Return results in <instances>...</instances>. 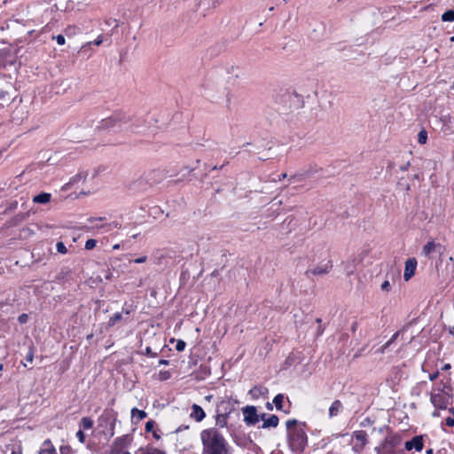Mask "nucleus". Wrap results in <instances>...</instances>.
Here are the masks:
<instances>
[{
  "mask_svg": "<svg viewBox=\"0 0 454 454\" xmlns=\"http://www.w3.org/2000/svg\"><path fill=\"white\" fill-rule=\"evenodd\" d=\"M202 454H231V447L217 427H209L200 432Z\"/></svg>",
  "mask_w": 454,
  "mask_h": 454,
  "instance_id": "1",
  "label": "nucleus"
},
{
  "mask_svg": "<svg viewBox=\"0 0 454 454\" xmlns=\"http://www.w3.org/2000/svg\"><path fill=\"white\" fill-rule=\"evenodd\" d=\"M286 439L293 452H302L308 445V436L305 432L306 423L295 419L286 422Z\"/></svg>",
  "mask_w": 454,
  "mask_h": 454,
  "instance_id": "2",
  "label": "nucleus"
},
{
  "mask_svg": "<svg viewBox=\"0 0 454 454\" xmlns=\"http://www.w3.org/2000/svg\"><path fill=\"white\" fill-rule=\"evenodd\" d=\"M140 127L138 121H133L132 117L127 115L125 113H114L110 117L103 119L97 129L101 131H118V130H129L137 132V128Z\"/></svg>",
  "mask_w": 454,
  "mask_h": 454,
  "instance_id": "3",
  "label": "nucleus"
},
{
  "mask_svg": "<svg viewBox=\"0 0 454 454\" xmlns=\"http://www.w3.org/2000/svg\"><path fill=\"white\" fill-rule=\"evenodd\" d=\"M442 387H435L430 393V402L435 409L446 410L453 403V387L450 378L442 380Z\"/></svg>",
  "mask_w": 454,
  "mask_h": 454,
  "instance_id": "4",
  "label": "nucleus"
},
{
  "mask_svg": "<svg viewBox=\"0 0 454 454\" xmlns=\"http://www.w3.org/2000/svg\"><path fill=\"white\" fill-rule=\"evenodd\" d=\"M117 411L114 409H105L98 419V426L102 429V433L108 434L112 438L115 434V424L117 421Z\"/></svg>",
  "mask_w": 454,
  "mask_h": 454,
  "instance_id": "5",
  "label": "nucleus"
},
{
  "mask_svg": "<svg viewBox=\"0 0 454 454\" xmlns=\"http://www.w3.org/2000/svg\"><path fill=\"white\" fill-rule=\"evenodd\" d=\"M401 437L397 434H389L385 437L384 441L377 447L375 451L377 454H395L401 449H398L401 444Z\"/></svg>",
  "mask_w": 454,
  "mask_h": 454,
  "instance_id": "6",
  "label": "nucleus"
},
{
  "mask_svg": "<svg viewBox=\"0 0 454 454\" xmlns=\"http://www.w3.org/2000/svg\"><path fill=\"white\" fill-rule=\"evenodd\" d=\"M184 3V6L192 11L197 12L200 9H202V15L205 16L204 12L210 8H215L218 4V0H183Z\"/></svg>",
  "mask_w": 454,
  "mask_h": 454,
  "instance_id": "7",
  "label": "nucleus"
},
{
  "mask_svg": "<svg viewBox=\"0 0 454 454\" xmlns=\"http://www.w3.org/2000/svg\"><path fill=\"white\" fill-rule=\"evenodd\" d=\"M367 433L364 430H357L352 435V450L356 453H360L368 442Z\"/></svg>",
  "mask_w": 454,
  "mask_h": 454,
  "instance_id": "8",
  "label": "nucleus"
},
{
  "mask_svg": "<svg viewBox=\"0 0 454 454\" xmlns=\"http://www.w3.org/2000/svg\"><path fill=\"white\" fill-rule=\"evenodd\" d=\"M242 413L244 415V422L247 426H254L260 421V415L257 413L255 406L247 405L242 408Z\"/></svg>",
  "mask_w": 454,
  "mask_h": 454,
  "instance_id": "9",
  "label": "nucleus"
},
{
  "mask_svg": "<svg viewBox=\"0 0 454 454\" xmlns=\"http://www.w3.org/2000/svg\"><path fill=\"white\" fill-rule=\"evenodd\" d=\"M133 440L131 434H124L122 436L117 437L112 446L110 450H118L120 452H129L125 450L127 447H129Z\"/></svg>",
  "mask_w": 454,
  "mask_h": 454,
  "instance_id": "10",
  "label": "nucleus"
},
{
  "mask_svg": "<svg viewBox=\"0 0 454 454\" xmlns=\"http://www.w3.org/2000/svg\"><path fill=\"white\" fill-rule=\"evenodd\" d=\"M333 268V264L330 261H328L326 263L320 264L314 269H309L305 271V275L309 278L310 274L312 275H318L322 276L325 274H327L330 270Z\"/></svg>",
  "mask_w": 454,
  "mask_h": 454,
  "instance_id": "11",
  "label": "nucleus"
},
{
  "mask_svg": "<svg viewBox=\"0 0 454 454\" xmlns=\"http://www.w3.org/2000/svg\"><path fill=\"white\" fill-rule=\"evenodd\" d=\"M417 260L416 258H409L405 262L404 272H403V279L408 281L411 279L414 274L417 268Z\"/></svg>",
  "mask_w": 454,
  "mask_h": 454,
  "instance_id": "12",
  "label": "nucleus"
},
{
  "mask_svg": "<svg viewBox=\"0 0 454 454\" xmlns=\"http://www.w3.org/2000/svg\"><path fill=\"white\" fill-rule=\"evenodd\" d=\"M405 449L407 450H415L420 451L423 449V436L416 435L411 440L405 442Z\"/></svg>",
  "mask_w": 454,
  "mask_h": 454,
  "instance_id": "13",
  "label": "nucleus"
},
{
  "mask_svg": "<svg viewBox=\"0 0 454 454\" xmlns=\"http://www.w3.org/2000/svg\"><path fill=\"white\" fill-rule=\"evenodd\" d=\"M437 249H441V245L436 244L434 241H429L422 247L421 255L427 258H431L432 254L435 253Z\"/></svg>",
  "mask_w": 454,
  "mask_h": 454,
  "instance_id": "14",
  "label": "nucleus"
},
{
  "mask_svg": "<svg viewBox=\"0 0 454 454\" xmlns=\"http://www.w3.org/2000/svg\"><path fill=\"white\" fill-rule=\"evenodd\" d=\"M13 64V59L10 49L0 50V68H6L8 65Z\"/></svg>",
  "mask_w": 454,
  "mask_h": 454,
  "instance_id": "15",
  "label": "nucleus"
},
{
  "mask_svg": "<svg viewBox=\"0 0 454 454\" xmlns=\"http://www.w3.org/2000/svg\"><path fill=\"white\" fill-rule=\"evenodd\" d=\"M234 411V405L230 400H222L216 405L215 412L231 414Z\"/></svg>",
  "mask_w": 454,
  "mask_h": 454,
  "instance_id": "16",
  "label": "nucleus"
},
{
  "mask_svg": "<svg viewBox=\"0 0 454 454\" xmlns=\"http://www.w3.org/2000/svg\"><path fill=\"white\" fill-rule=\"evenodd\" d=\"M190 416L195 421L200 422L205 419L206 413L200 405L194 403L192 405V412Z\"/></svg>",
  "mask_w": 454,
  "mask_h": 454,
  "instance_id": "17",
  "label": "nucleus"
},
{
  "mask_svg": "<svg viewBox=\"0 0 454 454\" xmlns=\"http://www.w3.org/2000/svg\"><path fill=\"white\" fill-rule=\"evenodd\" d=\"M279 423V419L277 415H270L267 419H264V422H262V425L260 427V428L266 429L270 427H277Z\"/></svg>",
  "mask_w": 454,
  "mask_h": 454,
  "instance_id": "18",
  "label": "nucleus"
},
{
  "mask_svg": "<svg viewBox=\"0 0 454 454\" xmlns=\"http://www.w3.org/2000/svg\"><path fill=\"white\" fill-rule=\"evenodd\" d=\"M343 410L342 403L340 400H335L329 408V418L336 417Z\"/></svg>",
  "mask_w": 454,
  "mask_h": 454,
  "instance_id": "19",
  "label": "nucleus"
},
{
  "mask_svg": "<svg viewBox=\"0 0 454 454\" xmlns=\"http://www.w3.org/2000/svg\"><path fill=\"white\" fill-rule=\"evenodd\" d=\"M253 399H258L261 395L268 394V388L262 386H254L248 392Z\"/></svg>",
  "mask_w": 454,
  "mask_h": 454,
  "instance_id": "20",
  "label": "nucleus"
},
{
  "mask_svg": "<svg viewBox=\"0 0 454 454\" xmlns=\"http://www.w3.org/2000/svg\"><path fill=\"white\" fill-rule=\"evenodd\" d=\"M215 426L218 427L219 428H223V427H227V424H228V419L230 417L231 414H224V413H220V412H215Z\"/></svg>",
  "mask_w": 454,
  "mask_h": 454,
  "instance_id": "21",
  "label": "nucleus"
},
{
  "mask_svg": "<svg viewBox=\"0 0 454 454\" xmlns=\"http://www.w3.org/2000/svg\"><path fill=\"white\" fill-rule=\"evenodd\" d=\"M40 454H57L56 449L50 439H47L43 442V448L40 450Z\"/></svg>",
  "mask_w": 454,
  "mask_h": 454,
  "instance_id": "22",
  "label": "nucleus"
},
{
  "mask_svg": "<svg viewBox=\"0 0 454 454\" xmlns=\"http://www.w3.org/2000/svg\"><path fill=\"white\" fill-rule=\"evenodd\" d=\"M103 35H98L94 41L88 42L81 47V52H86L91 45L99 46L103 43Z\"/></svg>",
  "mask_w": 454,
  "mask_h": 454,
  "instance_id": "23",
  "label": "nucleus"
},
{
  "mask_svg": "<svg viewBox=\"0 0 454 454\" xmlns=\"http://www.w3.org/2000/svg\"><path fill=\"white\" fill-rule=\"evenodd\" d=\"M51 195L50 193L41 192L34 197L33 201L35 203L45 204L51 200Z\"/></svg>",
  "mask_w": 454,
  "mask_h": 454,
  "instance_id": "24",
  "label": "nucleus"
},
{
  "mask_svg": "<svg viewBox=\"0 0 454 454\" xmlns=\"http://www.w3.org/2000/svg\"><path fill=\"white\" fill-rule=\"evenodd\" d=\"M138 452H140L141 454H166L165 451L159 450L157 448H154L151 445H147L145 448H140L138 450Z\"/></svg>",
  "mask_w": 454,
  "mask_h": 454,
  "instance_id": "25",
  "label": "nucleus"
},
{
  "mask_svg": "<svg viewBox=\"0 0 454 454\" xmlns=\"http://www.w3.org/2000/svg\"><path fill=\"white\" fill-rule=\"evenodd\" d=\"M131 416L132 418H136L138 421H140L147 417V413L145 411L133 408L131 410Z\"/></svg>",
  "mask_w": 454,
  "mask_h": 454,
  "instance_id": "26",
  "label": "nucleus"
},
{
  "mask_svg": "<svg viewBox=\"0 0 454 454\" xmlns=\"http://www.w3.org/2000/svg\"><path fill=\"white\" fill-rule=\"evenodd\" d=\"M122 319V313L116 312L110 318L107 323L108 327H113Z\"/></svg>",
  "mask_w": 454,
  "mask_h": 454,
  "instance_id": "27",
  "label": "nucleus"
},
{
  "mask_svg": "<svg viewBox=\"0 0 454 454\" xmlns=\"http://www.w3.org/2000/svg\"><path fill=\"white\" fill-rule=\"evenodd\" d=\"M283 401H284V395L283 394H278L273 398V403L278 411L283 410Z\"/></svg>",
  "mask_w": 454,
  "mask_h": 454,
  "instance_id": "28",
  "label": "nucleus"
},
{
  "mask_svg": "<svg viewBox=\"0 0 454 454\" xmlns=\"http://www.w3.org/2000/svg\"><path fill=\"white\" fill-rule=\"evenodd\" d=\"M93 420L89 417H83L81 419L80 426L82 429H90L93 427Z\"/></svg>",
  "mask_w": 454,
  "mask_h": 454,
  "instance_id": "29",
  "label": "nucleus"
},
{
  "mask_svg": "<svg viewBox=\"0 0 454 454\" xmlns=\"http://www.w3.org/2000/svg\"><path fill=\"white\" fill-rule=\"evenodd\" d=\"M442 20L444 22L454 21V10H448L442 14Z\"/></svg>",
  "mask_w": 454,
  "mask_h": 454,
  "instance_id": "30",
  "label": "nucleus"
},
{
  "mask_svg": "<svg viewBox=\"0 0 454 454\" xmlns=\"http://www.w3.org/2000/svg\"><path fill=\"white\" fill-rule=\"evenodd\" d=\"M306 179V174L303 173V171L297 172L294 175H293L289 181L290 182H301Z\"/></svg>",
  "mask_w": 454,
  "mask_h": 454,
  "instance_id": "31",
  "label": "nucleus"
},
{
  "mask_svg": "<svg viewBox=\"0 0 454 454\" xmlns=\"http://www.w3.org/2000/svg\"><path fill=\"white\" fill-rule=\"evenodd\" d=\"M450 415L445 419V423L448 427H454V410L453 408L449 409Z\"/></svg>",
  "mask_w": 454,
  "mask_h": 454,
  "instance_id": "32",
  "label": "nucleus"
},
{
  "mask_svg": "<svg viewBox=\"0 0 454 454\" xmlns=\"http://www.w3.org/2000/svg\"><path fill=\"white\" fill-rule=\"evenodd\" d=\"M399 332H396L392 335L389 340H387L382 347H381V352L383 353L398 337Z\"/></svg>",
  "mask_w": 454,
  "mask_h": 454,
  "instance_id": "33",
  "label": "nucleus"
},
{
  "mask_svg": "<svg viewBox=\"0 0 454 454\" xmlns=\"http://www.w3.org/2000/svg\"><path fill=\"white\" fill-rule=\"evenodd\" d=\"M427 140V133L425 129H422L421 131H419V133L418 135V142L420 145H424V144H426Z\"/></svg>",
  "mask_w": 454,
  "mask_h": 454,
  "instance_id": "34",
  "label": "nucleus"
},
{
  "mask_svg": "<svg viewBox=\"0 0 454 454\" xmlns=\"http://www.w3.org/2000/svg\"><path fill=\"white\" fill-rule=\"evenodd\" d=\"M97 246V240L94 239H90L85 242V249L91 250Z\"/></svg>",
  "mask_w": 454,
  "mask_h": 454,
  "instance_id": "35",
  "label": "nucleus"
},
{
  "mask_svg": "<svg viewBox=\"0 0 454 454\" xmlns=\"http://www.w3.org/2000/svg\"><path fill=\"white\" fill-rule=\"evenodd\" d=\"M56 249L59 254H65L67 253V249L62 241H59L56 244Z\"/></svg>",
  "mask_w": 454,
  "mask_h": 454,
  "instance_id": "36",
  "label": "nucleus"
},
{
  "mask_svg": "<svg viewBox=\"0 0 454 454\" xmlns=\"http://www.w3.org/2000/svg\"><path fill=\"white\" fill-rule=\"evenodd\" d=\"M171 377V373L168 371H160L159 372L158 379L161 381L167 380Z\"/></svg>",
  "mask_w": 454,
  "mask_h": 454,
  "instance_id": "37",
  "label": "nucleus"
},
{
  "mask_svg": "<svg viewBox=\"0 0 454 454\" xmlns=\"http://www.w3.org/2000/svg\"><path fill=\"white\" fill-rule=\"evenodd\" d=\"M33 359H34V346L31 345L29 347L28 352H27V354L26 356V361L28 362V363H32Z\"/></svg>",
  "mask_w": 454,
  "mask_h": 454,
  "instance_id": "38",
  "label": "nucleus"
},
{
  "mask_svg": "<svg viewBox=\"0 0 454 454\" xmlns=\"http://www.w3.org/2000/svg\"><path fill=\"white\" fill-rule=\"evenodd\" d=\"M154 426H155V421H153V420H148V421L145 423V431H146L147 433L154 431V430H153Z\"/></svg>",
  "mask_w": 454,
  "mask_h": 454,
  "instance_id": "39",
  "label": "nucleus"
},
{
  "mask_svg": "<svg viewBox=\"0 0 454 454\" xmlns=\"http://www.w3.org/2000/svg\"><path fill=\"white\" fill-rule=\"evenodd\" d=\"M304 174H306V178L311 177L315 173L317 172V169L312 167H309L308 169L302 170Z\"/></svg>",
  "mask_w": 454,
  "mask_h": 454,
  "instance_id": "40",
  "label": "nucleus"
},
{
  "mask_svg": "<svg viewBox=\"0 0 454 454\" xmlns=\"http://www.w3.org/2000/svg\"><path fill=\"white\" fill-rule=\"evenodd\" d=\"M11 449V454H21L22 449L20 445H12L9 447Z\"/></svg>",
  "mask_w": 454,
  "mask_h": 454,
  "instance_id": "41",
  "label": "nucleus"
},
{
  "mask_svg": "<svg viewBox=\"0 0 454 454\" xmlns=\"http://www.w3.org/2000/svg\"><path fill=\"white\" fill-rule=\"evenodd\" d=\"M185 347H186L185 341H184L183 340H177L176 345V349L177 351L184 350Z\"/></svg>",
  "mask_w": 454,
  "mask_h": 454,
  "instance_id": "42",
  "label": "nucleus"
},
{
  "mask_svg": "<svg viewBox=\"0 0 454 454\" xmlns=\"http://www.w3.org/2000/svg\"><path fill=\"white\" fill-rule=\"evenodd\" d=\"M53 40H56L57 43L59 45H64L65 44V37L63 35H58L56 36H52Z\"/></svg>",
  "mask_w": 454,
  "mask_h": 454,
  "instance_id": "43",
  "label": "nucleus"
},
{
  "mask_svg": "<svg viewBox=\"0 0 454 454\" xmlns=\"http://www.w3.org/2000/svg\"><path fill=\"white\" fill-rule=\"evenodd\" d=\"M28 320V315L26 313H22L18 317V321L20 324L24 325Z\"/></svg>",
  "mask_w": 454,
  "mask_h": 454,
  "instance_id": "44",
  "label": "nucleus"
},
{
  "mask_svg": "<svg viewBox=\"0 0 454 454\" xmlns=\"http://www.w3.org/2000/svg\"><path fill=\"white\" fill-rule=\"evenodd\" d=\"M79 30L78 28H76L75 27H68L65 33L67 36H71L72 35H74L76 33V31Z\"/></svg>",
  "mask_w": 454,
  "mask_h": 454,
  "instance_id": "45",
  "label": "nucleus"
},
{
  "mask_svg": "<svg viewBox=\"0 0 454 454\" xmlns=\"http://www.w3.org/2000/svg\"><path fill=\"white\" fill-rule=\"evenodd\" d=\"M76 437L78 438V440H79V442L81 443H84V442H85V434L83 433V431L82 429H80L76 433Z\"/></svg>",
  "mask_w": 454,
  "mask_h": 454,
  "instance_id": "46",
  "label": "nucleus"
},
{
  "mask_svg": "<svg viewBox=\"0 0 454 454\" xmlns=\"http://www.w3.org/2000/svg\"><path fill=\"white\" fill-rule=\"evenodd\" d=\"M143 354L145 356H152V357H156L158 356L157 353L153 352V350L150 347H147L145 349V351L143 352Z\"/></svg>",
  "mask_w": 454,
  "mask_h": 454,
  "instance_id": "47",
  "label": "nucleus"
},
{
  "mask_svg": "<svg viewBox=\"0 0 454 454\" xmlns=\"http://www.w3.org/2000/svg\"><path fill=\"white\" fill-rule=\"evenodd\" d=\"M381 290L388 292L390 290V283L389 281L386 280L381 284Z\"/></svg>",
  "mask_w": 454,
  "mask_h": 454,
  "instance_id": "48",
  "label": "nucleus"
},
{
  "mask_svg": "<svg viewBox=\"0 0 454 454\" xmlns=\"http://www.w3.org/2000/svg\"><path fill=\"white\" fill-rule=\"evenodd\" d=\"M70 452V447L69 446H61L60 447V453L61 454H68Z\"/></svg>",
  "mask_w": 454,
  "mask_h": 454,
  "instance_id": "49",
  "label": "nucleus"
},
{
  "mask_svg": "<svg viewBox=\"0 0 454 454\" xmlns=\"http://www.w3.org/2000/svg\"><path fill=\"white\" fill-rule=\"evenodd\" d=\"M147 260V257L146 256H141V257H138L137 259L134 260V262L135 263H144Z\"/></svg>",
  "mask_w": 454,
  "mask_h": 454,
  "instance_id": "50",
  "label": "nucleus"
},
{
  "mask_svg": "<svg viewBox=\"0 0 454 454\" xmlns=\"http://www.w3.org/2000/svg\"><path fill=\"white\" fill-rule=\"evenodd\" d=\"M438 375H439V372H434V373H432V374H430V375H429V380H430L431 381H433V380H434L438 377Z\"/></svg>",
  "mask_w": 454,
  "mask_h": 454,
  "instance_id": "51",
  "label": "nucleus"
},
{
  "mask_svg": "<svg viewBox=\"0 0 454 454\" xmlns=\"http://www.w3.org/2000/svg\"><path fill=\"white\" fill-rule=\"evenodd\" d=\"M159 364L160 365H168L169 364V361L168 360H166V359H160L159 361Z\"/></svg>",
  "mask_w": 454,
  "mask_h": 454,
  "instance_id": "52",
  "label": "nucleus"
},
{
  "mask_svg": "<svg viewBox=\"0 0 454 454\" xmlns=\"http://www.w3.org/2000/svg\"><path fill=\"white\" fill-rule=\"evenodd\" d=\"M410 167V162L408 161L407 163H405L404 165L401 166L400 167V169L402 171H406L408 169V168Z\"/></svg>",
  "mask_w": 454,
  "mask_h": 454,
  "instance_id": "53",
  "label": "nucleus"
},
{
  "mask_svg": "<svg viewBox=\"0 0 454 454\" xmlns=\"http://www.w3.org/2000/svg\"><path fill=\"white\" fill-rule=\"evenodd\" d=\"M152 433H153V436L154 439H156V440H160V435L159 434V433L157 431L154 430Z\"/></svg>",
  "mask_w": 454,
  "mask_h": 454,
  "instance_id": "54",
  "label": "nucleus"
},
{
  "mask_svg": "<svg viewBox=\"0 0 454 454\" xmlns=\"http://www.w3.org/2000/svg\"><path fill=\"white\" fill-rule=\"evenodd\" d=\"M109 454H130V452H120L118 450H110Z\"/></svg>",
  "mask_w": 454,
  "mask_h": 454,
  "instance_id": "55",
  "label": "nucleus"
},
{
  "mask_svg": "<svg viewBox=\"0 0 454 454\" xmlns=\"http://www.w3.org/2000/svg\"><path fill=\"white\" fill-rule=\"evenodd\" d=\"M104 219H105V217H98V218L90 217V218H89V222L93 223L95 220L103 221Z\"/></svg>",
  "mask_w": 454,
  "mask_h": 454,
  "instance_id": "56",
  "label": "nucleus"
},
{
  "mask_svg": "<svg viewBox=\"0 0 454 454\" xmlns=\"http://www.w3.org/2000/svg\"><path fill=\"white\" fill-rule=\"evenodd\" d=\"M6 95H7L6 91L0 90V99L4 98Z\"/></svg>",
  "mask_w": 454,
  "mask_h": 454,
  "instance_id": "57",
  "label": "nucleus"
},
{
  "mask_svg": "<svg viewBox=\"0 0 454 454\" xmlns=\"http://www.w3.org/2000/svg\"><path fill=\"white\" fill-rule=\"evenodd\" d=\"M450 368H451V366H450V364H445L442 366V370H443V371H448V370H450Z\"/></svg>",
  "mask_w": 454,
  "mask_h": 454,
  "instance_id": "58",
  "label": "nucleus"
},
{
  "mask_svg": "<svg viewBox=\"0 0 454 454\" xmlns=\"http://www.w3.org/2000/svg\"><path fill=\"white\" fill-rule=\"evenodd\" d=\"M266 408H267V410H269V411H272V410H273V405H272V403H269V402H268V403H266Z\"/></svg>",
  "mask_w": 454,
  "mask_h": 454,
  "instance_id": "59",
  "label": "nucleus"
},
{
  "mask_svg": "<svg viewBox=\"0 0 454 454\" xmlns=\"http://www.w3.org/2000/svg\"><path fill=\"white\" fill-rule=\"evenodd\" d=\"M323 332H324V327L319 325L317 328V335H321L323 333Z\"/></svg>",
  "mask_w": 454,
  "mask_h": 454,
  "instance_id": "60",
  "label": "nucleus"
},
{
  "mask_svg": "<svg viewBox=\"0 0 454 454\" xmlns=\"http://www.w3.org/2000/svg\"><path fill=\"white\" fill-rule=\"evenodd\" d=\"M438 410L439 409H435V411H433V413H432L433 417H439L440 416V413H439Z\"/></svg>",
  "mask_w": 454,
  "mask_h": 454,
  "instance_id": "61",
  "label": "nucleus"
},
{
  "mask_svg": "<svg viewBox=\"0 0 454 454\" xmlns=\"http://www.w3.org/2000/svg\"><path fill=\"white\" fill-rule=\"evenodd\" d=\"M260 419L262 420V422H264V419H267V414L266 413H262L260 415Z\"/></svg>",
  "mask_w": 454,
  "mask_h": 454,
  "instance_id": "62",
  "label": "nucleus"
},
{
  "mask_svg": "<svg viewBox=\"0 0 454 454\" xmlns=\"http://www.w3.org/2000/svg\"><path fill=\"white\" fill-rule=\"evenodd\" d=\"M346 270H347V274H348V275H350V274H352V273H353V270H352L351 268H348V269H347Z\"/></svg>",
  "mask_w": 454,
  "mask_h": 454,
  "instance_id": "63",
  "label": "nucleus"
},
{
  "mask_svg": "<svg viewBox=\"0 0 454 454\" xmlns=\"http://www.w3.org/2000/svg\"><path fill=\"white\" fill-rule=\"evenodd\" d=\"M433 452H434L433 449H428V450L426 451V453H427V454H433Z\"/></svg>",
  "mask_w": 454,
  "mask_h": 454,
  "instance_id": "64",
  "label": "nucleus"
}]
</instances>
